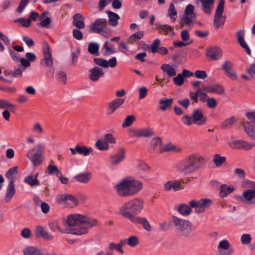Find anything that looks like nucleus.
Returning a JSON list of instances; mask_svg holds the SVG:
<instances>
[{
	"mask_svg": "<svg viewBox=\"0 0 255 255\" xmlns=\"http://www.w3.org/2000/svg\"><path fill=\"white\" fill-rule=\"evenodd\" d=\"M181 120L182 122L188 126L192 124H195L198 126H203L207 122V118L204 117L202 110L200 109L193 110L191 116L187 115L183 116Z\"/></svg>",
	"mask_w": 255,
	"mask_h": 255,
	"instance_id": "nucleus-5",
	"label": "nucleus"
},
{
	"mask_svg": "<svg viewBox=\"0 0 255 255\" xmlns=\"http://www.w3.org/2000/svg\"><path fill=\"white\" fill-rule=\"evenodd\" d=\"M97 147L101 150H106L108 148L109 145L105 141L103 140L98 139L96 142Z\"/></svg>",
	"mask_w": 255,
	"mask_h": 255,
	"instance_id": "nucleus-51",
	"label": "nucleus"
},
{
	"mask_svg": "<svg viewBox=\"0 0 255 255\" xmlns=\"http://www.w3.org/2000/svg\"><path fill=\"white\" fill-rule=\"evenodd\" d=\"M206 102L207 106L211 109L215 108L217 105V101L214 98H208Z\"/></svg>",
	"mask_w": 255,
	"mask_h": 255,
	"instance_id": "nucleus-61",
	"label": "nucleus"
},
{
	"mask_svg": "<svg viewBox=\"0 0 255 255\" xmlns=\"http://www.w3.org/2000/svg\"><path fill=\"white\" fill-rule=\"evenodd\" d=\"M55 78L57 81L62 84H65L67 81V75L65 72L59 71L56 73Z\"/></svg>",
	"mask_w": 255,
	"mask_h": 255,
	"instance_id": "nucleus-44",
	"label": "nucleus"
},
{
	"mask_svg": "<svg viewBox=\"0 0 255 255\" xmlns=\"http://www.w3.org/2000/svg\"><path fill=\"white\" fill-rule=\"evenodd\" d=\"M178 103L185 109H187L190 105V100L188 98H184L182 100H178Z\"/></svg>",
	"mask_w": 255,
	"mask_h": 255,
	"instance_id": "nucleus-62",
	"label": "nucleus"
},
{
	"mask_svg": "<svg viewBox=\"0 0 255 255\" xmlns=\"http://www.w3.org/2000/svg\"><path fill=\"white\" fill-rule=\"evenodd\" d=\"M224 0H219L214 15V25L216 29L223 26L225 22L226 16L223 15L224 10Z\"/></svg>",
	"mask_w": 255,
	"mask_h": 255,
	"instance_id": "nucleus-9",
	"label": "nucleus"
},
{
	"mask_svg": "<svg viewBox=\"0 0 255 255\" xmlns=\"http://www.w3.org/2000/svg\"><path fill=\"white\" fill-rule=\"evenodd\" d=\"M58 172H60L56 166L52 164H49L47 167V172L49 175H53L57 174Z\"/></svg>",
	"mask_w": 255,
	"mask_h": 255,
	"instance_id": "nucleus-59",
	"label": "nucleus"
},
{
	"mask_svg": "<svg viewBox=\"0 0 255 255\" xmlns=\"http://www.w3.org/2000/svg\"><path fill=\"white\" fill-rule=\"evenodd\" d=\"M38 173L35 175H29L24 178V182L31 187L37 186L40 185V182L37 179Z\"/></svg>",
	"mask_w": 255,
	"mask_h": 255,
	"instance_id": "nucleus-29",
	"label": "nucleus"
},
{
	"mask_svg": "<svg viewBox=\"0 0 255 255\" xmlns=\"http://www.w3.org/2000/svg\"><path fill=\"white\" fill-rule=\"evenodd\" d=\"M40 250L34 247H29L23 252L24 255H38Z\"/></svg>",
	"mask_w": 255,
	"mask_h": 255,
	"instance_id": "nucleus-48",
	"label": "nucleus"
},
{
	"mask_svg": "<svg viewBox=\"0 0 255 255\" xmlns=\"http://www.w3.org/2000/svg\"><path fill=\"white\" fill-rule=\"evenodd\" d=\"M101 52L104 55L107 56L115 53L116 50L114 46L110 43L109 41H106L101 49Z\"/></svg>",
	"mask_w": 255,
	"mask_h": 255,
	"instance_id": "nucleus-27",
	"label": "nucleus"
},
{
	"mask_svg": "<svg viewBox=\"0 0 255 255\" xmlns=\"http://www.w3.org/2000/svg\"><path fill=\"white\" fill-rule=\"evenodd\" d=\"M168 14L171 19L173 18V16L177 15V11L173 2L170 4Z\"/></svg>",
	"mask_w": 255,
	"mask_h": 255,
	"instance_id": "nucleus-58",
	"label": "nucleus"
},
{
	"mask_svg": "<svg viewBox=\"0 0 255 255\" xmlns=\"http://www.w3.org/2000/svg\"><path fill=\"white\" fill-rule=\"evenodd\" d=\"M207 56L213 60H217L222 57V52L218 47H212L208 50Z\"/></svg>",
	"mask_w": 255,
	"mask_h": 255,
	"instance_id": "nucleus-26",
	"label": "nucleus"
},
{
	"mask_svg": "<svg viewBox=\"0 0 255 255\" xmlns=\"http://www.w3.org/2000/svg\"><path fill=\"white\" fill-rule=\"evenodd\" d=\"M203 90L207 93H215L218 95H222L225 93L224 87L219 84L205 86L203 88Z\"/></svg>",
	"mask_w": 255,
	"mask_h": 255,
	"instance_id": "nucleus-19",
	"label": "nucleus"
},
{
	"mask_svg": "<svg viewBox=\"0 0 255 255\" xmlns=\"http://www.w3.org/2000/svg\"><path fill=\"white\" fill-rule=\"evenodd\" d=\"M226 160L224 156H221L220 154H216L213 157V161L217 167L220 166Z\"/></svg>",
	"mask_w": 255,
	"mask_h": 255,
	"instance_id": "nucleus-47",
	"label": "nucleus"
},
{
	"mask_svg": "<svg viewBox=\"0 0 255 255\" xmlns=\"http://www.w3.org/2000/svg\"><path fill=\"white\" fill-rule=\"evenodd\" d=\"M14 105L9 103L7 100L3 99H0V109H9L10 108H14Z\"/></svg>",
	"mask_w": 255,
	"mask_h": 255,
	"instance_id": "nucleus-53",
	"label": "nucleus"
},
{
	"mask_svg": "<svg viewBox=\"0 0 255 255\" xmlns=\"http://www.w3.org/2000/svg\"><path fill=\"white\" fill-rule=\"evenodd\" d=\"M230 247V244L228 240H223L219 242L218 249L220 251L222 249L224 250H228Z\"/></svg>",
	"mask_w": 255,
	"mask_h": 255,
	"instance_id": "nucleus-54",
	"label": "nucleus"
},
{
	"mask_svg": "<svg viewBox=\"0 0 255 255\" xmlns=\"http://www.w3.org/2000/svg\"><path fill=\"white\" fill-rule=\"evenodd\" d=\"M241 200L247 204H255V190L248 189L245 191Z\"/></svg>",
	"mask_w": 255,
	"mask_h": 255,
	"instance_id": "nucleus-17",
	"label": "nucleus"
},
{
	"mask_svg": "<svg viewBox=\"0 0 255 255\" xmlns=\"http://www.w3.org/2000/svg\"><path fill=\"white\" fill-rule=\"evenodd\" d=\"M220 189V197L224 198L232 193L234 190V188L233 186H228L226 184H222L221 185Z\"/></svg>",
	"mask_w": 255,
	"mask_h": 255,
	"instance_id": "nucleus-35",
	"label": "nucleus"
},
{
	"mask_svg": "<svg viewBox=\"0 0 255 255\" xmlns=\"http://www.w3.org/2000/svg\"><path fill=\"white\" fill-rule=\"evenodd\" d=\"M49 14L47 11H45L41 14L40 19L41 21L39 23L41 27L49 28L50 27V23L51 22V18L49 17H46Z\"/></svg>",
	"mask_w": 255,
	"mask_h": 255,
	"instance_id": "nucleus-31",
	"label": "nucleus"
},
{
	"mask_svg": "<svg viewBox=\"0 0 255 255\" xmlns=\"http://www.w3.org/2000/svg\"><path fill=\"white\" fill-rule=\"evenodd\" d=\"M95 63L100 66H102L104 68H108V61L105 59L95 58L94 59Z\"/></svg>",
	"mask_w": 255,
	"mask_h": 255,
	"instance_id": "nucleus-52",
	"label": "nucleus"
},
{
	"mask_svg": "<svg viewBox=\"0 0 255 255\" xmlns=\"http://www.w3.org/2000/svg\"><path fill=\"white\" fill-rule=\"evenodd\" d=\"M237 121L236 118L232 117L226 119L221 124V127L223 128H229L232 126Z\"/></svg>",
	"mask_w": 255,
	"mask_h": 255,
	"instance_id": "nucleus-42",
	"label": "nucleus"
},
{
	"mask_svg": "<svg viewBox=\"0 0 255 255\" xmlns=\"http://www.w3.org/2000/svg\"><path fill=\"white\" fill-rule=\"evenodd\" d=\"M152 130L148 128L143 129H133L130 131L131 136L149 137L153 134Z\"/></svg>",
	"mask_w": 255,
	"mask_h": 255,
	"instance_id": "nucleus-18",
	"label": "nucleus"
},
{
	"mask_svg": "<svg viewBox=\"0 0 255 255\" xmlns=\"http://www.w3.org/2000/svg\"><path fill=\"white\" fill-rule=\"evenodd\" d=\"M242 126L248 136L255 139V125L251 124L249 121H247L243 122Z\"/></svg>",
	"mask_w": 255,
	"mask_h": 255,
	"instance_id": "nucleus-24",
	"label": "nucleus"
},
{
	"mask_svg": "<svg viewBox=\"0 0 255 255\" xmlns=\"http://www.w3.org/2000/svg\"><path fill=\"white\" fill-rule=\"evenodd\" d=\"M17 166H14L9 168L5 175L9 181L5 196V201L6 202H9L15 193L14 181L15 175L17 172Z\"/></svg>",
	"mask_w": 255,
	"mask_h": 255,
	"instance_id": "nucleus-6",
	"label": "nucleus"
},
{
	"mask_svg": "<svg viewBox=\"0 0 255 255\" xmlns=\"http://www.w3.org/2000/svg\"><path fill=\"white\" fill-rule=\"evenodd\" d=\"M106 13L108 14L109 24L114 27L116 26L118 24V21L120 19V16L117 13L110 10H107Z\"/></svg>",
	"mask_w": 255,
	"mask_h": 255,
	"instance_id": "nucleus-32",
	"label": "nucleus"
},
{
	"mask_svg": "<svg viewBox=\"0 0 255 255\" xmlns=\"http://www.w3.org/2000/svg\"><path fill=\"white\" fill-rule=\"evenodd\" d=\"M172 222L176 227L178 232L184 237H188L192 233V224L188 220H182L175 216L172 217Z\"/></svg>",
	"mask_w": 255,
	"mask_h": 255,
	"instance_id": "nucleus-7",
	"label": "nucleus"
},
{
	"mask_svg": "<svg viewBox=\"0 0 255 255\" xmlns=\"http://www.w3.org/2000/svg\"><path fill=\"white\" fill-rule=\"evenodd\" d=\"M92 174L90 172L80 173L75 176L74 178L82 183H87L90 180Z\"/></svg>",
	"mask_w": 255,
	"mask_h": 255,
	"instance_id": "nucleus-36",
	"label": "nucleus"
},
{
	"mask_svg": "<svg viewBox=\"0 0 255 255\" xmlns=\"http://www.w3.org/2000/svg\"><path fill=\"white\" fill-rule=\"evenodd\" d=\"M143 31H138L130 35L128 39V41L129 43L132 44L137 40L141 39L143 36Z\"/></svg>",
	"mask_w": 255,
	"mask_h": 255,
	"instance_id": "nucleus-43",
	"label": "nucleus"
},
{
	"mask_svg": "<svg viewBox=\"0 0 255 255\" xmlns=\"http://www.w3.org/2000/svg\"><path fill=\"white\" fill-rule=\"evenodd\" d=\"M44 58L43 61H44L46 66L50 67L53 65V59L50 51L49 46L46 44L45 47L43 48Z\"/></svg>",
	"mask_w": 255,
	"mask_h": 255,
	"instance_id": "nucleus-22",
	"label": "nucleus"
},
{
	"mask_svg": "<svg viewBox=\"0 0 255 255\" xmlns=\"http://www.w3.org/2000/svg\"><path fill=\"white\" fill-rule=\"evenodd\" d=\"M229 145L233 148L243 149L248 150L254 147L255 144L244 140H237L230 142Z\"/></svg>",
	"mask_w": 255,
	"mask_h": 255,
	"instance_id": "nucleus-15",
	"label": "nucleus"
},
{
	"mask_svg": "<svg viewBox=\"0 0 255 255\" xmlns=\"http://www.w3.org/2000/svg\"><path fill=\"white\" fill-rule=\"evenodd\" d=\"M76 150L78 153L84 155V156H88L91 153L93 150L91 147L88 148L87 146L79 145L76 146Z\"/></svg>",
	"mask_w": 255,
	"mask_h": 255,
	"instance_id": "nucleus-41",
	"label": "nucleus"
},
{
	"mask_svg": "<svg viewBox=\"0 0 255 255\" xmlns=\"http://www.w3.org/2000/svg\"><path fill=\"white\" fill-rule=\"evenodd\" d=\"M127 240V244L131 247H134L138 244V239L134 236L129 237Z\"/></svg>",
	"mask_w": 255,
	"mask_h": 255,
	"instance_id": "nucleus-55",
	"label": "nucleus"
},
{
	"mask_svg": "<svg viewBox=\"0 0 255 255\" xmlns=\"http://www.w3.org/2000/svg\"><path fill=\"white\" fill-rule=\"evenodd\" d=\"M125 157V151L124 148H121L117 153L112 155L110 161L113 165H116L122 162Z\"/></svg>",
	"mask_w": 255,
	"mask_h": 255,
	"instance_id": "nucleus-21",
	"label": "nucleus"
},
{
	"mask_svg": "<svg viewBox=\"0 0 255 255\" xmlns=\"http://www.w3.org/2000/svg\"><path fill=\"white\" fill-rule=\"evenodd\" d=\"M194 75L198 79H205L208 75L205 71L197 70L194 73Z\"/></svg>",
	"mask_w": 255,
	"mask_h": 255,
	"instance_id": "nucleus-60",
	"label": "nucleus"
},
{
	"mask_svg": "<svg viewBox=\"0 0 255 255\" xmlns=\"http://www.w3.org/2000/svg\"><path fill=\"white\" fill-rule=\"evenodd\" d=\"M201 3V7L203 11L209 14L211 13L214 0H200Z\"/></svg>",
	"mask_w": 255,
	"mask_h": 255,
	"instance_id": "nucleus-30",
	"label": "nucleus"
},
{
	"mask_svg": "<svg viewBox=\"0 0 255 255\" xmlns=\"http://www.w3.org/2000/svg\"><path fill=\"white\" fill-rule=\"evenodd\" d=\"M131 222L134 224H142L143 228L147 231H150L151 230L149 222L145 218L138 217Z\"/></svg>",
	"mask_w": 255,
	"mask_h": 255,
	"instance_id": "nucleus-34",
	"label": "nucleus"
},
{
	"mask_svg": "<svg viewBox=\"0 0 255 255\" xmlns=\"http://www.w3.org/2000/svg\"><path fill=\"white\" fill-rule=\"evenodd\" d=\"M189 204L191 207L195 208L196 213H201L211 205L212 201L209 199L203 198L199 201L192 200Z\"/></svg>",
	"mask_w": 255,
	"mask_h": 255,
	"instance_id": "nucleus-11",
	"label": "nucleus"
},
{
	"mask_svg": "<svg viewBox=\"0 0 255 255\" xmlns=\"http://www.w3.org/2000/svg\"><path fill=\"white\" fill-rule=\"evenodd\" d=\"M222 70L225 74L230 79L236 80L237 76L236 71L234 70L233 63L229 60L225 61L222 66Z\"/></svg>",
	"mask_w": 255,
	"mask_h": 255,
	"instance_id": "nucleus-14",
	"label": "nucleus"
},
{
	"mask_svg": "<svg viewBox=\"0 0 255 255\" xmlns=\"http://www.w3.org/2000/svg\"><path fill=\"white\" fill-rule=\"evenodd\" d=\"M104 75L103 69L97 66H94L89 70V78L93 82L97 81Z\"/></svg>",
	"mask_w": 255,
	"mask_h": 255,
	"instance_id": "nucleus-16",
	"label": "nucleus"
},
{
	"mask_svg": "<svg viewBox=\"0 0 255 255\" xmlns=\"http://www.w3.org/2000/svg\"><path fill=\"white\" fill-rule=\"evenodd\" d=\"M73 24L77 28L83 29L85 28V18L80 13H76L73 16Z\"/></svg>",
	"mask_w": 255,
	"mask_h": 255,
	"instance_id": "nucleus-23",
	"label": "nucleus"
},
{
	"mask_svg": "<svg viewBox=\"0 0 255 255\" xmlns=\"http://www.w3.org/2000/svg\"><path fill=\"white\" fill-rule=\"evenodd\" d=\"M194 9L195 6L193 4H189L186 6L181 19L182 25H190L195 21L197 15Z\"/></svg>",
	"mask_w": 255,
	"mask_h": 255,
	"instance_id": "nucleus-10",
	"label": "nucleus"
},
{
	"mask_svg": "<svg viewBox=\"0 0 255 255\" xmlns=\"http://www.w3.org/2000/svg\"><path fill=\"white\" fill-rule=\"evenodd\" d=\"M160 44V41L159 39H155L153 41L152 45H151V51L152 53H154L157 52L158 46Z\"/></svg>",
	"mask_w": 255,
	"mask_h": 255,
	"instance_id": "nucleus-63",
	"label": "nucleus"
},
{
	"mask_svg": "<svg viewBox=\"0 0 255 255\" xmlns=\"http://www.w3.org/2000/svg\"><path fill=\"white\" fill-rule=\"evenodd\" d=\"M97 221L80 214H71L68 216L66 224L69 233L81 235L88 232L89 229L97 225Z\"/></svg>",
	"mask_w": 255,
	"mask_h": 255,
	"instance_id": "nucleus-1",
	"label": "nucleus"
},
{
	"mask_svg": "<svg viewBox=\"0 0 255 255\" xmlns=\"http://www.w3.org/2000/svg\"><path fill=\"white\" fill-rule=\"evenodd\" d=\"M205 163L202 156L190 155L181 160L176 165L178 171L184 174L191 173L201 167Z\"/></svg>",
	"mask_w": 255,
	"mask_h": 255,
	"instance_id": "nucleus-4",
	"label": "nucleus"
},
{
	"mask_svg": "<svg viewBox=\"0 0 255 255\" xmlns=\"http://www.w3.org/2000/svg\"><path fill=\"white\" fill-rule=\"evenodd\" d=\"M99 50V45L95 42H91L89 44L88 51L91 54H97Z\"/></svg>",
	"mask_w": 255,
	"mask_h": 255,
	"instance_id": "nucleus-46",
	"label": "nucleus"
},
{
	"mask_svg": "<svg viewBox=\"0 0 255 255\" xmlns=\"http://www.w3.org/2000/svg\"><path fill=\"white\" fill-rule=\"evenodd\" d=\"M142 188L141 182L128 177L118 183L115 186V189L120 196L125 197L135 195Z\"/></svg>",
	"mask_w": 255,
	"mask_h": 255,
	"instance_id": "nucleus-2",
	"label": "nucleus"
},
{
	"mask_svg": "<svg viewBox=\"0 0 255 255\" xmlns=\"http://www.w3.org/2000/svg\"><path fill=\"white\" fill-rule=\"evenodd\" d=\"M144 201L139 198H134L126 202L121 208L120 214L130 222L137 218L143 209Z\"/></svg>",
	"mask_w": 255,
	"mask_h": 255,
	"instance_id": "nucleus-3",
	"label": "nucleus"
},
{
	"mask_svg": "<svg viewBox=\"0 0 255 255\" xmlns=\"http://www.w3.org/2000/svg\"><path fill=\"white\" fill-rule=\"evenodd\" d=\"M156 29H158L160 33L165 35L173 36L174 32L172 27L167 24H159L157 26Z\"/></svg>",
	"mask_w": 255,
	"mask_h": 255,
	"instance_id": "nucleus-28",
	"label": "nucleus"
},
{
	"mask_svg": "<svg viewBox=\"0 0 255 255\" xmlns=\"http://www.w3.org/2000/svg\"><path fill=\"white\" fill-rule=\"evenodd\" d=\"M173 101V100L171 98L161 99L159 101V109L163 111L167 110L171 107Z\"/></svg>",
	"mask_w": 255,
	"mask_h": 255,
	"instance_id": "nucleus-37",
	"label": "nucleus"
},
{
	"mask_svg": "<svg viewBox=\"0 0 255 255\" xmlns=\"http://www.w3.org/2000/svg\"><path fill=\"white\" fill-rule=\"evenodd\" d=\"M24 69L21 68L20 65H16L12 70V77L13 78H20L22 76L23 72Z\"/></svg>",
	"mask_w": 255,
	"mask_h": 255,
	"instance_id": "nucleus-45",
	"label": "nucleus"
},
{
	"mask_svg": "<svg viewBox=\"0 0 255 255\" xmlns=\"http://www.w3.org/2000/svg\"><path fill=\"white\" fill-rule=\"evenodd\" d=\"M57 201L60 204L70 205L71 207L76 206L78 204V200L70 194H61L56 196Z\"/></svg>",
	"mask_w": 255,
	"mask_h": 255,
	"instance_id": "nucleus-12",
	"label": "nucleus"
},
{
	"mask_svg": "<svg viewBox=\"0 0 255 255\" xmlns=\"http://www.w3.org/2000/svg\"><path fill=\"white\" fill-rule=\"evenodd\" d=\"M161 139L160 137L152 138L150 142V147L149 149L150 151L152 152L159 150V151L160 152V150L162 149L161 147Z\"/></svg>",
	"mask_w": 255,
	"mask_h": 255,
	"instance_id": "nucleus-33",
	"label": "nucleus"
},
{
	"mask_svg": "<svg viewBox=\"0 0 255 255\" xmlns=\"http://www.w3.org/2000/svg\"><path fill=\"white\" fill-rule=\"evenodd\" d=\"M125 100L123 99L116 98L108 104L107 114L110 115L113 114L115 111L124 103Z\"/></svg>",
	"mask_w": 255,
	"mask_h": 255,
	"instance_id": "nucleus-20",
	"label": "nucleus"
},
{
	"mask_svg": "<svg viewBox=\"0 0 255 255\" xmlns=\"http://www.w3.org/2000/svg\"><path fill=\"white\" fill-rule=\"evenodd\" d=\"M135 120V117L133 115L128 116L122 124V127L125 128L130 126Z\"/></svg>",
	"mask_w": 255,
	"mask_h": 255,
	"instance_id": "nucleus-49",
	"label": "nucleus"
},
{
	"mask_svg": "<svg viewBox=\"0 0 255 255\" xmlns=\"http://www.w3.org/2000/svg\"><path fill=\"white\" fill-rule=\"evenodd\" d=\"M29 0H21L18 6L16 8V12L20 13L24 9L28 2Z\"/></svg>",
	"mask_w": 255,
	"mask_h": 255,
	"instance_id": "nucleus-64",
	"label": "nucleus"
},
{
	"mask_svg": "<svg viewBox=\"0 0 255 255\" xmlns=\"http://www.w3.org/2000/svg\"><path fill=\"white\" fill-rule=\"evenodd\" d=\"M161 69L169 77H173L176 74L175 69L168 64H163L161 66Z\"/></svg>",
	"mask_w": 255,
	"mask_h": 255,
	"instance_id": "nucleus-40",
	"label": "nucleus"
},
{
	"mask_svg": "<svg viewBox=\"0 0 255 255\" xmlns=\"http://www.w3.org/2000/svg\"><path fill=\"white\" fill-rule=\"evenodd\" d=\"M44 146L41 143L37 144L27 153V158L31 160L34 166H38L42 162Z\"/></svg>",
	"mask_w": 255,
	"mask_h": 255,
	"instance_id": "nucleus-8",
	"label": "nucleus"
},
{
	"mask_svg": "<svg viewBox=\"0 0 255 255\" xmlns=\"http://www.w3.org/2000/svg\"><path fill=\"white\" fill-rule=\"evenodd\" d=\"M14 22L21 24L22 26L25 27H28L31 24L30 18L26 19L23 17H21L15 20Z\"/></svg>",
	"mask_w": 255,
	"mask_h": 255,
	"instance_id": "nucleus-50",
	"label": "nucleus"
},
{
	"mask_svg": "<svg viewBox=\"0 0 255 255\" xmlns=\"http://www.w3.org/2000/svg\"><path fill=\"white\" fill-rule=\"evenodd\" d=\"M182 151V148L177 146L172 143H168L164 146L162 149L160 150V153L163 152L173 151L176 153H179Z\"/></svg>",
	"mask_w": 255,
	"mask_h": 255,
	"instance_id": "nucleus-38",
	"label": "nucleus"
},
{
	"mask_svg": "<svg viewBox=\"0 0 255 255\" xmlns=\"http://www.w3.org/2000/svg\"><path fill=\"white\" fill-rule=\"evenodd\" d=\"M109 249L111 251L116 250V251L121 253L122 254H124V251L123 249L121 248V246L115 244L114 243H110Z\"/></svg>",
	"mask_w": 255,
	"mask_h": 255,
	"instance_id": "nucleus-57",
	"label": "nucleus"
},
{
	"mask_svg": "<svg viewBox=\"0 0 255 255\" xmlns=\"http://www.w3.org/2000/svg\"><path fill=\"white\" fill-rule=\"evenodd\" d=\"M35 234L37 238L42 237L46 240H51L52 236L41 226H38L35 230Z\"/></svg>",
	"mask_w": 255,
	"mask_h": 255,
	"instance_id": "nucleus-25",
	"label": "nucleus"
},
{
	"mask_svg": "<svg viewBox=\"0 0 255 255\" xmlns=\"http://www.w3.org/2000/svg\"><path fill=\"white\" fill-rule=\"evenodd\" d=\"M192 207L187 204H180L177 207V210L181 215L183 216H188L191 212Z\"/></svg>",
	"mask_w": 255,
	"mask_h": 255,
	"instance_id": "nucleus-39",
	"label": "nucleus"
},
{
	"mask_svg": "<svg viewBox=\"0 0 255 255\" xmlns=\"http://www.w3.org/2000/svg\"><path fill=\"white\" fill-rule=\"evenodd\" d=\"M184 78L182 74L179 73L173 78V82L176 85L180 86L183 84Z\"/></svg>",
	"mask_w": 255,
	"mask_h": 255,
	"instance_id": "nucleus-56",
	"label": "nucleus"
},
{
	"mask_svg": "<svg viewBox=\"0 0 255 255\" xmlns=\"http://www.w3.org/2000/svg\"><path fill=\"white\" fill-rule=\"evenodd\" d=\"M107 24V21L106 19L103 18H98L91 25L90 31L91 32L99 33L104 30Z\"/></svg>",
	"mask_w": 255,
	"mask_h": 255,
	"instance_id": "nucleus-13",
	"label": "nucleus"
}]
</instances>
